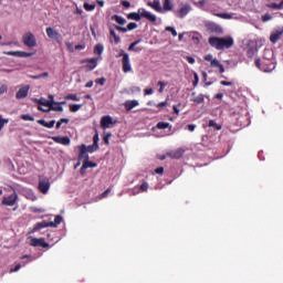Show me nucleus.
Returning a JSON list of instances; mask_svg holds the SVG:
<instances>
[{"label":"nucleus","instance_id":"1","mask_svg":"<svg viewBox=\"0 0 283 283\" xmlns=\"http://www.w3.org/2000/svg\"><path fill=\"white\" fill-rule=\"evenodd\" d=\"M263 59L268 62L262 63V60L260 57L255 59V67H258V70H260L261 72H273V70H275V51H273L272 49H265L263 51Z\"/></svg>","mask_w":283,"mask_h":283},{"label":"nucleus","instance_id":"2","mask_svg":"<svg viewBox=\"0 0 283 283\" xmlns=\"http://www.w3.org/2000/svg\"><path fill=\"white\" fill-rule=\"evenodd\" d=\"M208 43L211 48H216V50H229L230 48H233V38L210 36Z\"/></svg>","mask_w":283,"mask_h":283},{"label":"nucleus","instance_id":"3","mask_svg":"<svg viewBox=\"0 0 283 283\" xmlns=\"http://www.w3.org/2000/svg\"><path fill=\"white\" fill-rule=\"evenodd\" d=\"M127 19L130 21H140L142 19H147V21H150V23H156L157 21L156 15L145 9H138L137 13H128Z\"/></svg>","mask_w":283,"mask_h":283},{"label":"nucleus","instance_id":"4","mask_svg":"<svg viewBox=\"0 0 283 283\" xmlns=\"http://www.w3.org/2000/svg\"><path fill=\"white\" fill-rule=\"evenodd\" d=\"M78 147V160H83V158H85V156H87V153L88 154H94V151H98V146H96V144H92L90 146H86L85 144H82Z\"/></svg>","mask_w":283,"mask_h":283},{"label":"nucleus","instance_id":"5","mask_svg":"<svg viewBox=\"0 0 283 283\" xmlns=\"http://www.w3.org/2000/svg\"><path fill=\"white\" fill-rule=\"evenodd\" d=\"M50 99H45V98H40L38 101V109H40V112H50V107L54 101V95H49Z\"/></svg>","mask_w":283,"mask_h":283},{"label":"nucleus","instance_id":"6","mask_svg":"<svg viewBox=\"0 0 283 283\" xmlns=\"http://www.w3.org/2000/svg\"><path fill=\"white\" fill-rule=\"evenodd\" d=\"M123 56L122 63H123V72L127 74V72H132V64L129 63V54L125 53V50H120L119 54L117 55V59H120Z\"/></svg>","mask_w":283,"mask_h":283},{"label":"nucleus","instance_id":"7","mask_svg":"<svg viewBox=\"0 0 283 283\" xmlns=\"http://www.w3.org/2000/svg\"><path fill=\"white\" fill-rule=\"evenodd\" d=\"M61 222H63V217L61 216H56L54 221H51V222H40L36 224V229H45L46 227H53V228H56L57 224H61Z\"/></svg>","mask_w":283,"mask_h":283},{"label":"nucleus","instance_id":"8","mask_svg":"<svg viewBox=\"0 0 283 283\" xmlns=\"http://www.w3.org/2000/svg\"><path fill=\"white\" fill-rule=\"evenodd\" d=\"M50 178L45 177L39 180L38 189L40 193H43L44 196L50 191Z\"/></svg>","mask_w":283,"mask_h":283},{"label":"nucleus","instance_id":"9","mask_svg":"<svg viewBox=\"0 0 283 283\" xmlns=\"http://www.w3.org/2000/svg\"><path fill=\"white\" fill-rule=\"evenodd\" d=\"M189 12H191V4L186 3L181 4L179 10L175 11V14L178 17V19H185Z\"/></svg>","mask_w":283,"mask_h":283},{"label":"nucleus","instance_id":"10","mask_svg":"<svg viewBox=\"0 0 283 283\" xmlns=\"http://www.w3.org/2000/svg\"><path fill=\"white\" fill-rule=\"evenodd\" d=\"M18 199L19 196L17 195V192H13L9 197H3L2 205H4V207H14V205H17Z\"/></svg>","mask_w":283,"mask_h":283},{"label":"nucleus","instance_id":"11","mask_svg":"<svg viewBox=\"0 0 283 283\" xmlns=\"http://www.w3.org/2000/svg\"><path fill=\"white\" fill-rule=\"evenodd\" d=\"M81 63H82V65L87 63L86 71L92 72L93 70H96V67L98 65V59L97 57L86 59V60H82Z\"/></svg>","mask_w":283,"mask_h":283},{"label":"nucleus","instance_id":"12","mask_svg":"<svg viewBox=\"0 0 283 283\" xmlns=\"http://www.w3.org/2000/svg\"><path fill=\"white\" fill-rule=\"evenodd\" d=\"M206 28L211 34H222V27H220L216 22H207Z\"/></svg>","mask_w":283,"mask_h":283},{"label":"nucleus","instance_id":"13","mask_svg":"<svg viewBox=\"0 0 283 283\" xmlns=\"http://www.w3.org/2000/svg\"><path fill=\"white\" fill-rule=\"evenodd\" d=\"M23 43L24 45H27L28 48H34L35 43H36V39L34 38V34L28 32L23 35Z\"/></svg>","mask_w":283,"mask_h":283},{"label":"nucleus","instance_id":"14","mask_svg":"<svg viewBox=\"0 0 283 283\" xmlns=\"http://www.w3.org/2000/svg\"><path fill=\"white\" fill-rule=\"evenodd\" d=\"M168 158H172L175 160H180V158H182V156H185V149L182 148H178L175 150H170L167 153Z\"/></svg>","mask_w":283,"mask_h":283},{"label":"nucleus","instance_id":"15","mask_svg":"<svg viewBox=\"0 0 283 283\" xmlns=\"http://www.w3.org/2000/svg\"><path fill=\"white\" fill-rule=\"evenodd\" d=\"M52 140H54V143H56L57 145H64V146H67L72 143V140L67 136H62V137L54 136L52 137Z\"/></svg>","mask_w":283,"mask_h":283},{"label":"nucleus","instance_id":"16","mask_svg":"<svg viewBox=\"0 0 283 283\" xmlns=\"http://www.w3.org/2000/svg\"><path fill=\"white\" fill-rule=\"evenodd\" d=\"M191 103H195V105H202L205 103V94H196V92L191 93Z\"/></svg>","mask_w":283,"mask_h":283},{"label":"nucleus","instance_id":"17","mask_svg":"<svg viewBox=\"0 0 283 283\" xmlns=\"http://www.w3.org/2000/svg\"><path fill=\"white\" fill-rule=\"evenodd\" d=\"M282 34H283V29L274 30L270 35L271 43H277V41L282 39Z\"/></svg>","mask_w":283,"mask_h":283},{"label":"nucleus","instance_id":"18","mask_svg":"<svg viewBox=\"0 0 283 283\" xmlns=\"http://www.w3.org/2000/svg\"><path fill=\"white\" fill-rule=\"evenodd\" d=\"M140 105V103H138L137 99H128L125 102L124 107L126 109V112H132L134 109V107H138Z\"/></svg>","mask_w":283,"mask_h":283},{"label":"nucleus","instance_id":"19","mask_svg":"<svg viewBox=\"0 0 283 283\" xmlns=\"http://www.w3.org/2000/svg\"><path fill=\"white\" fill-rule=\"evenodd\" d=\"M8 56H18L19 59H25L28 56H32V53L23 52V51H9L7 52Z\"/></svg>","mask_w":283,"mask_h":283},{"label":"nucleus","instance_id":"20","mask_svg":"<svg viewBox=\"0 0 283 283\" xmlns=\"http://www.w3.org/2000/svg\"><path fill=\"white\" fill-rule=\"evenodd\" d=\"M28 92H30L29 85L20 87V90L15 94V98L18 99L25 98L28 96Z\"/></svg>","mask_w":283,"mask_h":283},{"label":"nucleus","instance_id":"21","mask_svg":"<svg viewBox=\"0 0 283 283\" xmlns=\"http://www.w3.org/2000/svg\"><path fill=\"white\" fill-rule=\"evenodd\" d=\"M46 35L53 41H59V39L61 38V34H59L57 31L54 30L52 27L46 28Z\"/></svg>","mask_w":283,"mask_h":283},{"label":"nucleus","instance_id":"22","mask_svg":"<svg viewBox=\"0 0 283 283\" xmlns=\"http://www.w3.org/2000/svg\"><path fill=\"white\" fill-rule=\"evenodd\" d=\"M113 120H112V116L107 115V116H103L101 119V127L103 129H109V125H113Z\"/></svg>","mask_w":283,"mask_h":283},{"label":"nucleus","instance_id":"23","mask_svg":"<svg viewBox=\"0 0 283 283\" xmlns=\"http://www.w3.org/2000/svg\"><path fill=\"white\" fill-rule=\"evenodd\" d=\"M84 161H83V169H90L94 167H98V164L94 161H90V155L84 156Z\"/></svg>","mask_w":283,"mask_h":283},{"label":"nucleus","instance_id":"24","mask_svg":"<svg viewBox=\"0 0 283 283\" xmlns=\"http://www.w3.org/2000/svg\"><path fill=\"white\" fill-rule=\"evenodd\" d=\"M147 6L156 10V12H163V7L160 6V0H154L153 2H148Z\"/></svg>","mask_w":283,"mask_h":283},{"label":"nucleus","instance_id":"25","mask_svg":"<svg viewBox=\"0 0 283 283\" xmlns=\"http://www.w3.org/2000/svg\"><path fill=\"white\" fill-rule=\"evenodd\" d=\"M210 67H218L220 74H224V65H222L218 59H213V61L210 63Z\"/></svg>","mask_w":283,"mask_h":283},{"label":"nucleus","instance_id":"26","mask_svg":"<svg viewBox=\"0 0 283 283\" xmlns=\"http://www.w3.org/2000/svg\"><path fill=\"white\" fill-rule=\"evenodd\" d=\"M39 125H42V127H46L48 129H52L54 125L56 124V120L52 119L50 122H46L45 119L38 120Z\"/></svg>","mask_w":283,"mask_h":283},{"label":"nucleus","instance_id":"27","mask_svg":"<svg viewBox=\"0 0 283 283\" xmlns=\"http://www.w3.org/2000/svg\"><path fill=\"white\" fill-rule=\"evenodd\" d=\"M36 247H41L42 249H45V251H48L50 249V243L45 242V239L40 238L36 239Z\"/></svg>","mask_w":283,"mask_h":283},{"label":"nucleus","instance_id":"28","mask_svg":"<svg viewBox=\"0 0 283 283\" xmlns=\"http://www.w3.org/2000/svg\"><path fill=\"white\" fill-rule=\"evenodd\" d=\"M112 21H116L118 25H125V23H127V20L118 14L112 15Z\"/></svg>","mask_w":283,"mask_h":283},{"label":"nucleus","instance_id":"29","mask_svg":"<svg viewBox=\"0 0 283 283\" xmlns=\"http://www.w3.org/2000/svg\"><path fill=\"white\" fill-rule=\"evenodd\" d=\"M49 112H63V106H60L57 102H54L53 99L51 106L49 107Z\"/></svg>","mask_w":283,"mask_h":283},{"label":"nucleus","instance_id":"30","mask_svg":"<svg viewBox=\"0 0 283 283\" xmlns=\"http://www.w3.org/2000/svg\"><path fill=\"white\" fill-rule=\"evenodd\" d=\"M163 6L165 12H171V10H174V3L171 2V0H164Z\"/></svg>","mask_w":283,"mask_h":283},{"label":"nucleus","instance_id":"31","mask_svg":"<svg viewBox=\"0 0 283 283\" xmlns=\"http://www.w3.org/2000/svg\"><path fill=\"white\" fill-rule=\"evenodd\" d=\"M266 8H270L271 10H282L283 0L280 3H275V2L269 3L266 4Z\"/></svg>","mask_w":283,"mask_h":283},{"label":"nucleus","instance_id":"32","mask_svg":"<svg viewBox=\"0 0 283 283\" xmlns=\"http://www.w3.org/2000/svg\"><path fill=\"white\" fill-rule=\"evenodd\" d=\"M255 54H258V48L255 46H250L247 51V56L249 59H253V56H255Z\"/></svg>","mask_w":283,"mask_h":283},{"label":"nucleus","instance_id":"33","mask_svg":"<svg viewBox=\"0 0 283 283\" xmlns=\"http://www.w3.org/2000/svg\"><path fill=\"white\" fill-rule=\"evenodd\" d=\"M142 40H137L135 42H133L129 46L128 50L129 52H140V48H136L138 45V43H140Z\"/></svg>","mask_w":283,"mask_h":283},{"label":"nucleus","instance_id":"34","mask_svg":"<svg viewBox=\"0 0 283 283\" xmlns=\"http://www.w3.org/2000/svg\"><path fill=\"white\" fill-rule=\"evenodd\" d=\"M157 129H171V125L167 122H159L156 125Z\"/></svg>","mask_w":283,"mask_h":283},{"label":"nucleus","instance_id":"35","mask_svg":"<svg viewBox=\"0 0 283 283\" xmlns=\"http://www.w3.org/2000/svg\"><path fill=\"white\" fill-rule=\"evenodd\" d=\"M81 107H83V104H70L69 105V109L70 112H72L73 114L78 112V109H81Z\"/></svg>","mask_w":283,"mask_h":283},{"label":"nucleus","instance_id":"36","mask_svg":"<svg viewBox=\"0 0 283 283\" xmlns=\"http://www.w3.org/2000/svg\"><path fill=\"white\" fill-rule=\"evenodd\" d=\"M208 127H213L214 129H217V132H220V129H222V126L218 125V123H216V120L210 119Z\"/></svg>","mask_w":283,"mask_h":283},{"label":"nucleus","instance_id":"37","mask_svg":"<svg viewBox=\"0 0 283 283\" xmlns=\"http://www.w3.org/2000/svg\"><path fill=\"white\" fill-rule=\"evenodd\" d=\"M83 8H84V10H86V12H92V11L96 10V4H90V3L85 2L83 4Z\"/></svg>","mask_w":283,"mask_h":283},{"label":"nucleus","instance_id":"38","mask_svg":"<svg viewBox=\"0 0 283 283\" xmlns=\"http://www.w3.org/2000/svg\"><path fill=\"white\" fill-rule=\"evenodd\" d=\"M109 34L114 38L116 44L120 43V36L116 34V31H114V29H109Z\"/></svg>","mask_w":283,"mask_h":283},{"label":"nucleus","instance_id":"39","mask_svg":"<svg viewBox=\"0 0 283 283\" xmlns=\"http://www.w3.org/2000/svg\"><path fill=\"white\" fill-rule=\"evenodd\" d=\"M103 50H105L103 44H96L94 48V54H98L101 56V54H103Z\"/></svg>","mask_w":283,"mask_h":283},{"label":"nucleus","instance_id":"40","mask_svg":"<svg viewBox=\"0 0 283 283\" xmlns=\"http://www.w3.org/2000/svg\"><path fill=\"white\" fill-rule=\"evenodd\" d=\"M214 17H218L219 19H233V17L230 13H214Z\"/></svg>","mask_w":283,"mask_h":283},{"label":"nucleus","instance_id":"41","mask_svg":"<svg viewBox=\"0 0 283 283\" xmlns=\"http://www.w3.org/2000/svg\"><path fill=\"white\" fill-rule=\"evenodd\" d=\"M8 123H10V119L3 118V116L0 115V132L6 127V125H8Z\"/></svg>","mask_w":283,"mask_h":283},{"label":"nucleus","instance_id":"42","mask_svg":"<svg viewBox=\"0 0 283 283\" xmlns=\"http://www.w3.org/2000/svg\"><path fill=\"white\" fill-rule=\"evenodd\" d=\"M65 99L66 101H76V102H78V101H81V97H78L76 94H69V95L65 96Z\"/></svg>","mask_w":283,"mask_h":283},{"label":"nucleus","instance_id":"43","mask_svg":"<svg viewBox=\"0 0 283 283\" xmlns=\"http://www.w3.org/2000/svg\"><path fill=\"white\" fill-rule=\"evenodd\" d=\"M157 85L159 86V94H163V92H165V86L167 85V82L159 81Z\"/></svg>","mask_w":283,"mask_h":283},{"label":"nucleus","instance_id":"44","mask_svg":"<svg viewBox=\"0 0 283 283\" xmlns=\"http://www.w3.org/2000/svg\"><path fill=\"white\" fill-rule=\"evenodd\" d=\"M114 28H115V30H117V32H123V33H125V32H128V31H129V29H127V27L125 28V27H120V25H118V24H115Z\"/></svg>","mask_w":283,"mask_h":283},{"label":"nucleus","instance_id":"45","mask_svg":"<svg viewBox=\"0 0 283 283\" xmlns=\"http://www.w3.org/2000/svg\"><path fill=\"white\" fill-rule=\"evenodd\" d=\"M166 32H171L172 36H178V31L174 27H166Z\"/></svg>","mask_w":283,"mask_h":283},{"label":"nucleus","instance_id":"46","mask_svg":"<svg viewBox=\"0 0 283 283\" xmlns=\"http://www.w3.org/2000/svg\"><path fill=\"white\" fill-rule=\"evenodd\" d=\"M28 243L31 244V247H36V238H33L32 235L28 237Z\"/></svg>","mask_w":283,"mask_h":283},{"label":"nucleus","instance_id":"47","mask_svg":"<svg viewBox=\"0 0 283 283\" xmlns=\"http://www.w3.org/2000/svg\"><path fill=\"white\" fill-rule=\"evenodd\" d=\"M109 138H112V133H106L103 136V140H104L105 145H109Z\"/></svg>","mask_w":283,"mask_h":283},{"label":"nucleus","instance_id":"48","mask_svg":"<svg viewBox=\"0 0 283 283\" xmlns=\"http://www.w3.org/2000/svg\"><path fill=\"white\" fill-rule=\"evenodd\" d=\"M25 197L28 198V200H35V198H36L34 196V193L32 191H30V190H27Z\"/></svg>","mask_w":283,"mask_h":283},{"label":"nucleus","instance_id":"49","mask_svg":"<svg viewBox=\"0 0 283 283\" xmlns=\"http://www.w3.org/2000/svg\"><path fill=\"white\" fill-rule=\"evenodd\" d=\"M147 189H149V184H147V181H144V182L139 186V190H140V191H147Z\"/></svg>","mask_w":283,"mask_h":283},{"label":"nucleus","instance_id":"50","mask_svg":"<svg viewBox=\"0 0 283 283\" xmlns=\"http://www.w3.org/2000/svg\"><path fill=\"white\" fill-rule=\"evenodd\" d=\"M180 105H182L181 103H179L178 105H174L172 106V109H174V113L176 114V116H180Z\"/></svg>","mask_w":283,"mask_h":283},{"label":"nucleus","instance_id":"51","mask_svg":"<svg viewBox=\"0 0 283 283\" xmlns=\"http://www.w3.org/2000/svg\"><path fill=\"white\" fill-rule=\"evenodd\" d=\"M136 28H138V24L136 22H130L127 25L128 31L136 30Z\"/></svg>","mask_w":283,"mask_h":283},{"label":"nucleus","instance_id":"52","mask_svg":"<svg viewBox=\"0 0 283 283\" xmlns=\"http://www.w3.org/2000/svg\"><path fill=\"white\" fill-rule=\"evenodd\" d=\"M271 19H273L272 14L265 13L264 15H262V21L264 23H266V21H271Z\"/></svg>","mask_w":283,"mask_h":283},{"label":"nucleus","instance_id":"53","mask_svg":"<svg viewBox=\"0 0 283 283\" xmlns=\"http://www.w3.org/2000/svg\"><path fill=\"white\" fill-rule=\"evenodd\" d=\"M107 80L105 78V77H101V78H96L95 80V83L97 84V85H105V82H106Z\"/></svg>","mask_w":283,"mask_h":283},{"label":"nucleus","instance_id":"54","mask_svg":"<svg viewBox=\"0 0 283 283\" xmlns=\"http://www.w3.org/2000/svg\"><path fill=\"white\" fill-rule=\"evenodd\" d=\"M120 4L126 9L132 8V3L127 0H122Z\"/></svg>","mask_w":283,"mask_h":283},{"label":"nucleus","instance_id":"55","mask_svg":"<svg viewBox=\"0 0 283 283\" xmlns=\"http://www.w3.org/2000/svg\"><path fill=\"white\" fill-rule=\"evenodd\" d=\"M22 120H31L34 122V117H32L31 115H21Z\"/></svg>","mask_w":283,"mask_h":283},{"label":"nucleus","instance_id":"56","mask_svg":"<svg viewBox=\"0 0 283 283\" xmlns=\"http://www.w3.org/2000/svg\"><path fill=\"white\" fill-rule=\"evenodd\" d=\"M0 94H8V85L3 84L0 86Z\"/></svg>","mask_w":283,"mask_h":283},{"label":"nucleus","instance_id":"57","mask_svg":"<svg viewBox=\"0 0 283 283\" xmlns=\"http://www.w3.org/2000/svg\"><path fill=\"white\" fill-rule=\"evenodd\" d=\"M193 76H195V80L192 82V85H193V87H197L198 86V82H199L198 73H195Z\"/></svg>","mask_w":283,"mask_h":283},{"label":"nucleus","instance_id":"58","mask_svg":"<svg viewBox=\"0 0 283 283\" xmlns=\"http://www.w3.org/2000/svg\"><path fill=\"white\" fill-rule=\"evenodd\" d=\"M49 76H50V73L44 72V73H42V74H38V75H36V78H48Z\"/></svg>","mask_w":283,"mask_h":283},{"label":"nucleus","instance_id":"59","mask_svg":"<svg viewBox=\"0 0 283 283\" xmlns=\"http://www.w3.org/2000/svg\"><path fill=\"white\" fill-rule=\"evenodd\" d=\"M17 271H21V264L18 263L14 269L10 270V273H17Z\"/></svg>","mask_w":283,"mask_h":283},{"label":"nucleus","instance_id":"60","mask_svg":"<svg viewBox=\"0 0 283 283\" xmlns=\"http://www.w3.org/2000/svg\"><path fill=\"white\" fill-rule=\"evenodd\" d=\"M167 105H169V103L167 101H165V102H161V103L157 104V107L159 109H163V107H167Z\"/></svg>","mask_w":283,"mask_h":283},{"label":"nucleus","instance_id":"61","mask_svg":"<svg viewBox=\"0 0 283 283\" xmlns=\"http://www.w3.org/2000/svg\"><path fill=\"white\" fill-rule=\"evenodd\" d=\"M93 145L98 146V133L93 136Z\"/></svg>","mask_w":283,"mask_h":283},{"label":"nucleus","instance_id":"62","mask_svg":"<svg viewBox=\"0 0 283 283\" xmlns=\"http://www.w3.org/2000/svg\"><path fill=\"white\" fill-rule=\"evenodd\" d=\"M145 96H150V94H154V88H146L144 91Z\"/></svg>","mask_w":283,"mask_h":283},{"label":"nucleus","instance_id":"63","mask_svg":"<svg viewBox=\"0 0 283 283\" xmlns=\"http://www.w3.org/2000/svg\"><path fill=\"white\" fill-rule=\"evenodd\" d=\"M155 174H159V175H163L165 174V168L164 167H158L155 169Z\"/></svg>","mask_w":283,"mask_h":283},{"label":"nucleus","instance_id":"64","mask_svg":"<svg viewBox=\"0 0 283 283\" xmlns=\"http://www.w3.org/2000/svg\"><path fill=\"white\" fill-rule=\"evenodd\" d=\"M205 61H208V62L212 63V61H213V55H212V54H207V55H205Z\"/></svg>","mask_w":283,"mask_h":283}]
</instances>
